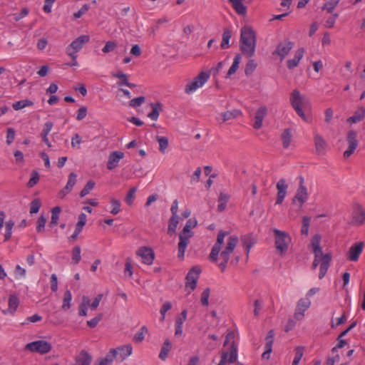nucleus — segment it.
Instances as JSON below:
<instances>
[{
	"label": "nucleus",
	"instance_id": "obj_1",
	"mask_svg": "<svg viewBox=\"0 0 365 365\" xmlns=\"http://www.w3.org/2000/svg\"><path fill=\"white\" fill-rule=\"evenodd\" d=\"M257 43L256 33L250 26H245L240 30V48L247 58H252L255 53Z\"/></svg>",
	"mask_w": 365,
	"mask_h": 365
},
{
	"label": "nucleus",
	"instance_id": "obj_2",
	"mask_svg": "<svg viewBox=\"0 0 365 365\" xmlns=\"http://www.w3.org/2000/svg\"><path fill=\"white\" fill-rule=\"evenodd\" d=\"M197 221L195 219H189L182 230L179 234V242L178 245V257L180 259H184L185 252L189 243V238L192 237L194 232L191 230L197 226Z\"/></svg>",
	"mask_w": 365,
	"mask_h": 365
},
{
	"label": "nucleus",
	"instance_id": "obj_3",
	"mask_svg": "<svg viewBox=\"0 0 365 365\" xmlns=\"http://www.w3.org/2000/svg\"><path fill=\"white\" fill-rule=\"evenodd\" d=\"M125 349L126 350V353L124 354L123 356L120 355V361H123L126 357L132 354L133 348L130 344L118 347L116 349H111L104 358L99 359L98 364L95 363L93 365H110L114 359L117 358L118 351H124Z\"/></svg>",
	"mask_w": 365,
	"mask_h": 365
},
{
	"label": "nucleus",
	"instance_id": "obj_4",
	"mask_svg": "<svg viewBox=\"0 0 365 365\" xmlns=\"http://www.w3.org/2000/svg\"><path fill=\"white\" fill-rule=\"evenodd\" d=\"M273 232L277 250L280 252L281 254L285 253L288 250L289 244L291 242L290 236L286 232L277 229H274Z\"/></svg>",
	"mask_w": 365,
	"mask_h": 365
},
{
	"label": "nucleus",
	"instance_id": "obj_5",
	"mask_svg": "<svg viewBox=\"0 0 365 365\" xmlns=\"http://www.w3.org/2000/svg\"><path fill=\"white\" fill-rule=\"evenodd\" d=\"M51 344L43 340L30 342L24 347L25 351H29L32 353H38L40 354H48L51 351Z\"/></svg>",
	"mask_w": 365,
	"mask_h": 365
},
{
	"label": "nucleus",
	"instance_id": "obj_6",
	"mask_svg": "<svg viewBox=\"0 0 365 365\" xmlns=\"http://www.w3.org/2000/svg\"><path fill=\"white\" fill-rule=\"evenodd\" d=\"M289 100L292 108L294 109L298 115L300 116L304 120L308 121L302 110L304 99L299 91L297 89L294 90L290 94Z\"/></svg>",
	"mask_w": 365,
	"mask_h": 365
},
{
	"label": "nucleus",
	"instance_id": "obj_7",
	"mask_svg": "<svg viewBox=\"0 0 365 365\" xmlns=\"http://www.w3.org/2000/svg\"><path fill=\"white\" fill-rule=\"evenodd\" d=\"M210 73L201 71L192 81L189 82L185 88V92L190 94L195 91L198 88L202 86L208 80Z\"/></svg>",
	"mask_w": 365,
	"mask_h": 365
},
{
	"label": "nucleus",
	"instance_id": "obj_8",
	"mask_svg": "<svg viewBox=\"0 0 365 365\" xmlns=\"http://www.w3.org/2000/svg\"><path fill=\"white\" fill-rule=\"evenodd\" d=\"M90 41V36L88 35H81L73 41L66 48V53L68 56H73L76 54L83 46L88 43Z\"/></svg>",
	"mask_w": 365,
	"mask_h": 365
},
{
	"label": "nucleus",
	"instance_id": "obj_9",
	"mask_svg": "<svg viewBox=\"0 0 365 365\" xmlns=\"http://www.w3.org/2000/svg\"><path fill=\"white\" fill-rule=\"evenodd\" d=\"M201 269L198 266L192 267L185 277V288L190 291L195 289Z\"/></svg>",
	"mask_w": 365,
	"mask_h": 365
},
{
	"label": "nucleus",
	"instance_id": "obj_10",
	"mask_svg": "<svg viewBox=\"0 0 365 365\" xmlns=\"http://www.w3.org/2000/svg\"><path fill=\"white\" fill-rule=\"evenodd\" d=\"M237 358V346L235 341L230 344L228 351H222L221 354V360L217 365H225L226 363H234Z\"/></svg>",
	"mask_w": 365,
	"mask_h": 365
},
{
	"label": "nucleus",
	"instance_id": "obj_11",
	"mask_svg": "<svg viewBox=\"0 0 365 365\" xmlns=\"http://www.w3.org/2000/svg\"><path fill=\"white\" fill-rule=\"evenodd\" d=\"M228 235L227 232H224L220 230L217 236V241L213 245L210 254L209 255V259L212 262H217L218 259V255L220 252L222 245L224 243L225 237Z\"/></svg>",
	"mask_w": 365,
	"mask_h": 365
},
{
	"label": "nucleus",
	"instance_id": "obj_12",
	"mask_svg": "<svg viewBox=\"0 0 365 365\" xmlns=\"http://www.w3.org/2000/svg\"><path fill=\"white\" fill-rule=\"evenodd\" d=\"M294 45V42L289 39H285L277 44L272 54L279 56L280 57V60L282 61L293 48Z\"/></svg>",
	"mask_w": 365,
	"mask_h": 365
},
{
	"label": "nucleus",
	"instance_id": "obj_13",
	"mask_svg": "<svg viewBox=\"0 0 365 365\" xmlns=\"http://www.w3.org/2000/svg\"><path fill=\"white\" fill-rule=\"evenodd\" d=\"M346 140L349 146L344 153L345 158H349L358 146L357 133L353 130H349L347 133Z\"/></svg>",
	"mask_w": 365,
	"mask_h": 365
},
{
	"label": "nucleus",
	"instance_id": "obj_14",
	"mask_svg": "<svg viewBox=\"0 0 365 365\" xmlns=\"http://www.w3.org/2000/svg\"><path fill=\"white\" fill-rule=\"evenodd\" d=\"M137 255L140 256L143 259V262L146 264H151L155 258V254L153 250L147 247H140L137 252Z\"/></svg>",
	"mask_w": 365,
	"mask_h": 365
},
{
	"label": "nucleus",
	"instance_id": "obj_15",
	"mask_svg": "<svg viewBox=\"0 0 365 365\" xmlns=\"http://www.w3.org/2000/svg\"><path fill=\"white\" fill-rule=\"evenodd\" d=\"M311 305L310 300L307 299H300L297 304V307L294 312V317L297 319H301L304 315V312Z\"/></svg>",
	"mask_w": 365,
	"mask_h": 365
},
{
	"label": "nucleus",
	"instance_id": "obj_16",
	"mask_svg": "<svg viewBox=\"0 0 365 365\" xmlns=\"http://www.w3.org/2000/svg\"><path fill=\"white\" fill-rule=\"evenodd\" d=\"M274 332L273 329L268 331L265 337V351L262 354V359L268 360L270 358V354L272 351V345L274 343Z\"/></svg>",
	"mask_w": 365,
	"mask_h": 365
},
{
	"label": "nucleus",
	"instance_id": "obj_17",
	"mask_svg": "<svg viewBox=\"0 0 365 365\" xmlns=\"http://www.w3.org/2000/svg\"><path fill=\"white\" fill-rule=\"evenodd\" d=\"M314 143L316 153L318 155H324L326 153V148L328 145L324 138L319 133H315L314 136Z\"/></svg>",
	"mask_w": 365,
	"mask_h": 365
},
{
	"label": "nucleus",
	"instance_id": "obj_18",
	"mask_svg": "<svg viewBox=\"0 0 365 365\" xmlns=\"http://www.w3.org/2000/svg\"><path fill=\"white\" fill-rule=\"evenodd\" d=\"M364 247V242H359L353 245L348 252L347 259L352 262H356L362 252Z\"/></svg>",
	"mask_w": 365,
	"mask_h": 365
},
{
	"label": "nucleus",
	"instance_id": "obj_19",
	"mask_svg": "<svg viewBox=\"0 0 365 365\" xmlns=\"http://www.w3.org/2000/svg\"><path fill=\"white\" fill-rule=\"evenodd\" d=\"M123 157H124V153L123 152H120V151L112 152L108 156V160L107 162V168L109 170H112L114 168H115L118 166L119 161L121 159H123Z\"/></svg>",
	"mask_w": 365,
	"mask_h": 365
},
{
	"label": "nucleus",
	"instance_id": "obj_20",
	"mask_svg": "<svg viewBox=\"0 0 365 365\" xmlns=\"http://www.w3.org/2000/svg\"><path fill=\"white\" fill-rule=\"evenodd\" d=\"M308 192L306 187L299 186L294 197L292 199V203H295L297 201L299 202V208H302L304 202L308 199Z\"/></svg>",
	"mask_w": 365,
	"mask_h": 365
},
{
	"label": "nucleus",
	"instance_id": "obj_21",
	"mask_svg": "<svg viewBox=\"0 0 365 365\" xmlns=\"http://www.w3.org/2000/svg\"><path fill=\"white\" fill-rule=\"evenodd\" d=\"M267 114V108L266 106H260L256 111L255 115V123L253 128L256 130H259L262 126V123L264 117Z\"/></svg>",
	"mask_w": 365,
	"mask_h": 365
},
{
	"label": "nucleus",
	"instance_id": "obj_22",
	"mask_svg": "<svg viewBox=\"0 0 365 365\" xmlns=\"http://www.w3.org/2000/svg\"><path fill=\"white\" fill-rule=\"evenodd\" d=\"M331 261V253L324 254L321 257V264L319 267V278L322 279L327 272V270L329 267L330 262Z\"/></svg>",
	"mask_w": 365,
	"mask_h": 365
},
{
	"label": "nucleus",
	"instance_id": "obj_23",
	"mask_svg": "<svg viewBox=\"0 0 365 365\" xmlns=\"http://www.w3.org/2000/svg\"><path fill=\"white\" fill-rule=\"evenodd\" d=\"M353 217L359 224L365 222V209L359 203L356 202L353 205Z\"/></svg>",
	"mask_w": 365,
	"mask_h": 365
},
{
	"label": "nucleus",
	"instance_id": "obj_24",
	"mask_svg": "<svg viewBox=\"0 0 365 365\" xmlns=\"http://www.w3.org/2000/svg\"><path fill=\"white\" fill-rule=\"evenodd\" d=\"M241 115L242 112L240 110L234 109L232 110H227L226 112L222 113L220 114V116L217 117L216 119L220 123H222L227 120L237 118Z\"/></svg>",
	"mask_w": 365,
	"mask_h": 365
},
{
	"label": "nucleus",
	"instance_id": "obj_25",
	"mask_svg": "<svg viewBox=\"0 0 365 365\" xmlns=\"http://www.w3.org/2000/svg\"><path fill=\"white\" fill-rule=\"evenodd\" d=\"M304 53V48H298L294 54V57L292 59H289L287 61V66L289 69L292 70L298 66L299 61L303 58Z\"/></svg>",
	"mask_w": 365,
	"mask_h": 365
},
{
	"label": "nucleus",
	"instance_id": "obj_26",
	"mask_svg": "<svg viewBox=\"0 0 365 365\" xmlns=\"http://www.w3.org/2000/svg\"><path fill=\"white\" fill-rule=\"evenodd\" d=\"M256 242L257 241H256L255 238L252 236V234H247V235H243L241 237V242H242L243 247H245V250L246 252V255H247V259L249 257V253H250V249L256 243Z\"/></svg>",
	"mask_w": 365,
	"mask_h": 365
},
{
	"label": "nucleus",
	"instance_id": "obj_27",
	"mask_svg": "<svg viewBox=\"0 0 365 365\" xmlns=\"http://www.w3.org/2000/svg\"><path fill=\"white\" fill-rule=\"evenodd\" d=\"M232 4V6L235 12L240 16L247 15V6L243 4L244 0H228Z\"/></svg>",
	"mask_w": 365,
	"mask_h": 365
},
{
	"label": "nucleus",
	"instance_id": "obj_28",
	"mask_svg": "<svg viewBox=\"0 0 365 365\" xmlns=\"http://www.w3.org/2000/svg\"><path fill=\"white\" fill-rule=\"evenodd\" d=\"M322 237L319 234H315L311 240L310 245L314 254H320L321 257L324 255L322 252V248L320 246Z\"/></svg>",
	"mask_w": 365,
	"mask_h": 365
},
{
	"label": "nucleus",
	"instance_id": "obj_29",
	"mask_svg": "<svg viewBox=\"0 0 365 365\" xmlns=\"http://www.w3.org/2000/svg\"><path fill=\"white\" fill-rule=\"evenodd\" d=\"M91 360V355L83 350L76 357V365H90Z\"/></svg>",
	"mask_w": 365,
	"mask_h": 365
},
{
	"label": "nucleus",
	"instance_id": "obj_30",
	"mask_svg": "<svg viewBox=\"0 0 365 365\" xmlns=\"http://www.w3.org/2000/svg\"><path fill=\"white\" fill-rule=\"evenodd\" d=\"M365 117V108L363 106L359 107L354 112V115L347 119V122L351 123H357L361 121Z\"/></svg>",
	"mask_w": 365,
	"mask_h": 365
},
{
	"label": "nucleus",
	"instance_id": "obj_31",
	"mask_svg": "<svg viewBox=\"0 0 365 365\" xmlns=\"http://www.w3.org/2000/svg\"><path fill=\"white\" fill-rule=\"evenodd\" d=\"M150 107L152 108V110L148 114V117L153 120H157L160 112L163 110V105L160 102L152 103H150Z\"/></svg>",
	"mask_w": 365,
	"mask_h": 365
},
{
	"label": "nucleus",
	"instance_id": "obj_32",
	"mask_svg": "<svg viewBox=\"0 0 365 365\" xmlns=\"http://www.w3.org/2000/svg\"><path fill=\"white\" fill-rule=\"evenodd\" d=\"M53 126V123L51 121L46 122L44 125L43 128L42 130V132L41 133V137L42 138V141L48 146L51 147V143L49 142L48 139V135L51 130Z\"/></svg>",
	"mask_w": 365,
	"mask_h": 365
},
{
	"label": "nucleus",
	"instance_id": "obj_33",
	"mask_svg": "<svg viewBox=\"0 0 365 365\" xmlns=\"http://www.w3.org/2000/svg\"><path fill=\"white\" fill-rule=\"evenodd\" d=\"M238 242V237L235 235H231L228 237L227 245L222 251L225 253L231 255Z\"/></svg>",
	"mask_w": 365,
	"mask_h": 365
},
{
	"label": "nucleus",
	"instance_id": "obj_34",
	"mask_svg": "<svg viewBox=\"0 0 365 365\" xmlns=\"http://www.w3.org/2000/svg\"><path fill=\"white\" fill-rule=\"evenodd\" d=\"M171 348H172V344H171L170 340L168 339H165L162 347H161L160 352L159 354V358L161 360L165 361L167 359Z\"/></svg>",
	"mask_w": 365,
	"mask_h": 365
},
{
	"label": "nucleus",
	"instance_id": "obj_35",
	"mask_svg": "<svg viewBox=\"0 0 365 365\" xmlns=\"http://www.w3.org/2000/svg\"><path fill=\"white\" fill-rule=\"evenodd\" d=\"M232 37V31L229 28H225L222 34V40L220 44L222 49H226L230 47V40Z\"/></svg>",
	"mask_w": 365,
	"mask_h": 365
},
{
	"label": "nucleus",
	"instance_id": "obj_36",
	"mask_svg": "<svg viewBox=\"0 0 365 365\" xmlns=\"http://www.w3.org/2000/svg\"><path fill=\"white\" fill-rule=\"evenodd\" d=\"M230 200V195L228 194H225L223 192H220L218 197V205L217 210L221 212L225 210L227 206V203Z\"/></svg>",
	"mask_w": 365,
	"mask_h": 365
},
{
	"label": "nucleus",
	"instance_id": "obj_37",
	"mask_svg": "<svg viewBox=\"0 0 365 365\" xmlns=\"http://www.w3.org/2000/svg\"><path fill=\"white\" fill-rule=\"evenodd\" d=\"M241 58H242V56H241L240 53H237L235 56L234 60H233V63H232L231 67L230 68V69L228 70V72L227 73L226 78H229L232 75L235 73V72L237 71V70L239 68V65L240 63Z\"/></svg>",
	"mask_w": 365,
	"mask_h": 365
},
{
	"label": "nucleus",
	"instance_id": "obj_38",
	"mask_svg": "<svg viewBox=\"0 0 365 365\" xmlns=\"http://www.w3.org/2000/svg\"><path fill=\"white\" fill-rule=\"evenodd\" d=\"M61 211V208L58 206L54 207L51 210V219L49 223V226L52 228L58 225L59 214Z\"/></svg>",
	"mask_w": 365,
	"mask_h": 365
},
{
	"label": "nucleus",
	"instance_id": "obj_39",
	"mask_svg": "<svg viewBox=\"0 0 365 365\" xmlns=\"http://www.w3.org/2000/svg\"><path fill=\"white\" fill-rule=\"evenodd\" d=\"M72 294L70 290L67 289L63 294V304L61 309L63 311L68 310L71 307Z\"/></svg>",
	"mask_w": 365,
	"mask_h": 365
},
{
	"label": "nucleus",
	"instance_id": "obj_40",
	"mask_svg": "<svg viewBox=\"0 0 365 365\" xmlns=\"http://www.w3.org/2000/svg\"><path fill=\"white\" fill-rule=\"evenodd\" d=\"M179 222V217L178 216H172L168 222V234L173 235L175 232L177 226Z\"/></svg>",
	"mask_w": 365,
	"mask_h": 365
},
{
	"label": "nucleus",
	"instance_id": "obj_41",
	"mask_svg": "<svg viewBox=\"0 0 365 365\" xmlns=\"http://www.w3.org/2000/svg\"><path fill=\"white\" fill-rule=\"evenodd\" d=\"M281 139L282 140L283 147L284 148H287L289 146L292 140V132L289 128H287L284 130L281 135Z\"/></svg>",
	"mask_w": 365,
	"mask_h": 365
},
{
	"label": "nucleus",
	"instance_id": "obj_42",
	"mask_svg": "<svg viewBox=\"0 0 365 365\" xmlns=\"http://www.w3.org/2000/svg\"><path fill=\"white\" fill-rule=\"evenodd\" d=\"M112 76L115 78H118L120 81L118 82V86H126L129 85V81L128 79V75L123 73L122 71H118L117 73H113Z\"/></svg>",
	"mask_w": 365,
	"mask_h": 365
},
{
	"label": "nucleus",
	"instance_id": "obj_43",
	"mask_svg": "<svg viewBox=\"0 0 365 365\" xmlns=\"http://www.w3.org/2000/svg\"><path fill=\"white\" fill-rule=\"evenodd\" d=\"M33 105H34L33 101H31L29 99H25V100L16 101V103H13L12 107L15 110H18L22 109L26 106H31Z\"/></svg>",
	"mask_w": 365,
	"mask_h": 365
},
{
	"label": "nucleus",
	"instance_id": "obj_44",
	"mask_svg": "<svg viewBox=\"0 0 365 365\" xmlns=\"http://www.w3.org/2000/svg\"><path fill=\"white\" fill-rule=\"evenodd\" d=\"M340 0H329L325 3L322 7V10L327 11L328 13L331 14L334 9L336 7Z\"/></svg>",
	"mask_w": 365,
	"mask_h": 365
},
{
	"label": "nucleus",
	"instance_id": "obj_45",
	"mask_svg": "<svg viewBox=\"0 0 365 365\" xmlns=\"http://www.w3.org/2000/svg\"><path fill=\"white\" fill-rule=\"evenodd\" d=\"M137 191V188L135 187H131L125 197V202H126V204L129 206H131L133 203V201L135 200V192Z\"/></svg>",
	"mask_w": 365,
	"mask_h": 365
},
{
	"label": "nucleus",
	"instance_id": "obj_46",
	"mask_svg": "<svg viewBox=\"0 0 365 365\" xmlns=\"http://www.w3.org/2000/svg\"><path fill=\"white\" fill-rule=\"evenodd\" d=\"M81 252L80 246L76 245L72 250V263L77 264L81 261Z\"/></svg>",
	"mask_w": 365,
	"mask_h": 365
},
{
	"label": "nucleus",
	"instance_id": "obj_47",
	"mask_svg": "<svg viewBox=\"0 0 365 365\" xmlns=\"http://www.w3.org/2000/svg\"><path fill=\"white\" fill-rule=\"evenodd\" d=\"M96 183L93 180H89L84 186V187L80 192V197H83L86 195H87L90 192V191L93 189Z\"/></svg>",
	"mask_w": 365,
	"mask_h": 365
},
{
	"label": "nucleus",
	"instance_id": "obj_48",
	"mask_svg": "<svg viewBox=\"0 0 365 365\" xmlns=\"http://www.w3.org/2000/svg\"><path fill=\"white\" fill-rule=\"evenodd\" d=\"M294 351L295 356L292 365H298L304 354V347L297 346Z\"/></svg>",
	"mask_w": 365,
	"mask_h": 365
},
{
	"label": "nucleus",
	"instance_id": "obj_49",
	"mask_svg": "<svg viewBox=\"0 0 365 365\" xmlns=\"http://www.w3.org/2000/svg\"><path fill=\"white\" fill-rule=\"evenodd\" d=\"M230 254H227L223 252L220 253L222 262L218 264V267H220L222 272H224L227 268V264L230 259Z\"/></svg>",
	"mask_w": 365,
	"mask_h": 365
},
{
	"label": "nucleus",
	"instance_id": "obj_50",
	"mask_svg": "<svg viewBox=\"0 0 365 365\" xmlns=\"http://www.w3.org/2000/svg\"><path fill=\"white\" fill-rule=\"evenodd\" d=\"M230 254H227L223 252L220 253L222 262L218 264V267H220L222 272H224L227 268V264L230 259Z\"/></svg>",
	"mask_w": 365,
	"mask_h": 365
},
{
	"label": "nucleus",
	"instance_id": "obj_51",
	"mask_svg": "<svg viewBox=\"0 0 365 365\" xmlns=\"http://www.w3.org/2000/svg\"><path fill=\"white\" fill-rule=\"evenodd\" d=\"M148 332V329L145 326H143L139 331H138L133 336V341L135 343H140L144 339V334Z\"/></svg>",
	"mask_w": 365,
	"mask_h": 365
},
{
	"label": "nucleus",
	"instance_id": "obj_52",
	"mask_svg": "<svg viewBox=\"0 0 365 365\" xmlns=\"http://www.w3.org/2000/svg\"><path fill=\"white\" fill-rule=\"evenodd\" d=\"M86 219H87L86 215L84 213H81L78 215V222L76 223V227H75L76 231L79 232H81L82 231L83 226L86 223Z\"/></svg>",
	"mask_w": 365,
	"mask_h": 365
},
{
	"label": "nucleus",
	"instance_id": "obj_53",
	"mask_svg": "<svg viewBox=\"0 0 365 365\" xmlns=\"http://www.w3.org/2000/svg\"><path fill=\"white\" fill-rule=\"evenodd\" d=\"M14 226V222L13 220H9L6 222L5 227L6 232L4 234V241L6 242L10 240L12 234V228Z\"/></svg>",
	"mask_w": 365,
	"mask_h": 365
},
{
	"label": "nucleus",
	"instance_id": "obj_54",
	"mask_svg": "<svg viewBox=\"0 0 365 365\" xmlns=\"http://www.w3.org/2000/svg\"><path fill=\"white\" fill-rule=\"evenodd\" d=\"M257 64L256 63L254 59H250L248 61L245 66V73L246 76L251 75L254 71L256 69Z\"/></svg>",
	"mask_w": 365,
	"mask_h": 365
},
{
	"label": "nucleus",
	"instance_id": "obj_55",
	"mask_svg": "<svg viewBox=\"0 0 365 365\" xmlns=\"http://www.w3.org/2000/svg\"><path fill=\"white\" fill-rule=\"evenodd\" d=\"M311 217L304 216L302 218V225L301 228V234L308 235L309 228L310 225Z\"/></svg>",
	"mask_w": 365,
	"mask_h": 365
},
{
	"label": "nucleus",
	"instance_id": "obj_56",
	"mask_svg": "<svg viewBox=\"0 0 365 365\" xmlns=\"http://www.w3.org/2000/svg\"><path fill=\"white\" fill-rule=\"evenodd\" d=\"M39 180V175L37 170H33L31 173V178L27 182L28 187H33Z\"/></svg>",
	"mask_w": 365,
	"mask_h": 365
},
{
	"label": "nucleus",
	"instance_id": "obj_57",
	"mask_svg": "<svg viewBox=\"0 0 365 365\" xmlns=\"http://www.w3.org/2000/svg\"><path fill=\"white\" fill-rule=\"evenodd\" d=\"M157 140L159 143V150L161 153H165V150L168 146V139L164 136H157Z\"/></svg>",
	"mask_w": 365,
	"mask_h": 365
},
{
	"label": "nucleus",
	"instance_id": "obj_58",
	"mask_svg": "<svg viewBox=\"0 0 365 365\" xmlns=\"http://www.w3.org/2000/svg\"><path fill=\"white\" fill-rule=\"evenodd\" d=\"M210 294V289L205 288L201 294L200 302L202 306L207 307L209 304V297Z\"/></svg>",
	"mask_w": 365,
	"mask_h": 365
},
{
	"label": "nucleus",
	"instance_id": "obj_59",
	"mask_svg": "<svg viewBox=\"0 0 365 365\" xmlns=\"http://www.w3.org/2000/svg\"><path fill=\"white\" fill-rule=\"evenodd\" d=\"M19 304V299L16 295H10L9 298V308L14 312L16 310Z\"/></svg>",
	"mask_w": 365,
	"mask_h": 365
},
{
	"label": "nucleus",
	"instance_id": "obj_60",
	"mask_svg": "<svg viewBox=\"0 0 365 365\" xmlns=\"http://www.w3.org/2000/svg\"><path fill=\"white\" fill-rule=\"evenodd\" d=\"M77 179V175L75 173H71L68 175V182L66 185V190H72L73 186L75 185Z\"/></svg>",
	"mask_w": 365,
	"mask_h": 365
},
{
	"label": "nucleus",
	"instance_id": "obj_61",
	"mask_svg": "<svg viewBox=\"0 0 365 365\" xmlns=\"http://www.w3.org/2000/svg\"><path fill=\"white\" fill-rule=\"evenodd\" d=\"M30 205V213L32 215L36 214L39 211L41 203L40 200L36 198L31 201Z\"/></svg>",
	"mask_w": 365,
	"mask_h": 365
},
{
	"label": "nucleus",
	"instance_id": "obj_62",
	"mask_svg": "<svg viewBox=\"0 0 365 365\" xmlns=\"http://www.w3.org/2000/svg\"><path fill=\"white\" fill-rule=\"evenodd\" d=\"M185 322L178 317L175 319V335L176 336H180L182 333V325Z\"/></svg>",
	"mask_w": 365,
	"mask_h": 365
},
{
	"label": "nucleus",
	"instance_id": "obj_63",
	"mask_svg": "<svg viewBox=\"0 0 365 365\" xmlns=\"http://www.w3.org/2000/svg\"><path fill=\"white\" fill-rule=\"evenodd\" d=\"M110 204L112 206V210H110V212L113 215H117L120 211V202L118 200L112 198L110 200Z\"/></svg>",
	"mask_w": 365,
	"mask_h": 365
},
{
	"label": "nucleus",
	"instance_id": "obj_64",
	"mask_svg": "<svg viewBox=\"0 0 365 365\" xmlns=\"http://www.w3.org/2000/svg\"><path fill=\"white\" fill-rule=\"evenodd\" d=\"M103 314L102 313L98 314L94 318L87 321V324L91 328H95L99 322L103 319Z\"/></svg>",
	"mask_w": 365,
	"mask_h": 365
}]
</instances>
